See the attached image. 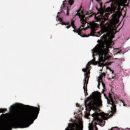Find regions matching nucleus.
Listing matches in <instances>:
<instances>
[{"instance_id":"obj_1","label":"nucleus","mask_w":130,"mask_h":130,"mask_svg":"<svg viewBox=\"0 0 130 130\" xmlns=\"http://www.w3.org/2000/svg\"><path fill=\"white\" fill-rule=\"evenodd\" d=\"M109 15H95V20L96 22H100L101 26H105L107 29H102L101 31L99 32L100 36H98V37H100L101 34L103 33H106L102 37V39L104 41L98 40V44L93 50L94 53H97L99 56L100 64L99 67H103L104 65V61L106 59H109L111 58V56L109 55V49L111 48L112 44V40H110L108 41L107 37L109 38L110 36H113L114 33V28H115L117 24H118V16L117 15H113L112 16V19L109 20L108 19Z\"/></svg>"},{"instance_id":"obj_2","label":"nucleus","mask_w":130,"mask_h":130,"mask_svg":"<svg viewBox=\"0 0 130 130\" xmlns=\"http://www.w3.org/2000/svg\"><path fill=\"white\" fill-rule=\"evenodd\" d=\"M24 106L22 104L16 103L10 106V111L12 113V118L14 121L12 123L13 128H24L28 127L30 124L34 122V120L37 118L40 109L32 107L27 106V110L24 115V112L21 110L15 111V108L17 107L21 109Z\"/></svg>"},{"instance_id":"obj_3","label":"nucleus","mask_w":130,"mask_h":130,"mask_svg":"<svg viewBox=\"0 0 130 130\" xmlns=\"http://www.w3.org/2000/svg\"><path fill=\"white\" fill-rule=\"evenodd\" d=\"M77 14L80 18V22L82 24L80 28L77 29L76 25H75V21H74V20L73 19L71 20V23L70 24V22H68L67 23L62 21V19L61 18H59L58 20L60 22V24L61 25H65V26L69 25L66 27L67 29H69V28H71V26H72V28L74 29V30H73V32L78 33V35H80L81 37H89V36H86L85 34H83V32H82L83 30H85L87 29L84 27L86 26V24H87V27H88V28H90L91 29L90 36H94V34H95V31H96V28H97L98 24H97V23H95L94 22H92L90 23H88L87 21L88 19H89L88 18H90V15L84 14V12L81 11V9H79L77 11Z\"/></svg>"},{"instance_id":"obj_4","label":"nucleus","mask_w":130,"mask_h":130,"mask_svg":"<svg viewBox=\"0 0 130 130\" xmlns=\"http://www.w3.org/2000/svg\"><path fill=\"white\" fill-rule=\"evenodd\" d=\"M92 100L87 98L85 101V106L87 109H92L94 111L99 110V107H102V100L101 95L98 91H94L92 93Z\"/></svg>"},{"instance_id":"obj_5","label":"nucleus","mask_w":130,"mask_h":130,"mask_svg":"<svg viewBox=\"0 0 130 130\" xmlns=\"http://www.w3.org/2000/svg\"><path fill=\"white\" fill-rule=\"evenodd\" d=\"M107 99L108 104L112 105L111 108L112 113H115L116 112V105L115 104H117L116 100L115 99H113L110 93H109V98H107Z\"/></svg>"},{"instance_id":"obj_6","label":"nucleus","mask_w":130,"mask_h":130,"mask_svg":"<svg viewBox=\"0 0 130 130\" xmlns=\"http://www.w3.org/2000/svg\"><path fill=\"white\" fill-rule=\"evenodd\" d=\"M94 62H95V58L88 62L86 68L82 69V72H83L84 73H86L85 74H84V79H86V80H87V76H88V80L90 78V68H91V64H92V63H94Z\"/></svg>"},{"instance_id":"obj_7","label":"nucleus","mask_w":130,"mask_h":130,"mask_svg":"<svg viewBox=\"0 0 130 130\" xmlns=\"http://www.w3.org/2000/svg\"><path fill=\"white\" fill-rule=\"evenodd\" d=\"M86 78L87 79H84L83 86V90L84 91L85 96L88 95V90L87 89V87L88 86V84L89 83V77L86 76Z\"/></svg>"},{"instance_id":"obj_8","label":"nucleus","mask_w":130,"mask_h":130,"mask_svg":"<svg viewBox=\"0 0 130 130\" xmlns=\"http://www.w3.org/2000/svg\"><path fill=\"white\" fill-rule=\"evenodd\" d=\"M107 116H108V114H105L104 113L102 115V118L104 120H106L107 119Z\"/></svg>"},{"instance_id":"obj_9","label":"nucleus","mask_w":130,"mask_h":130,"mask_svg":"<svg viewBox=\"0 0 130 130\" xmlns=\"http://www.w3.org/2000/svg\"><path fill=\"white\" fill-rule=\"evenodd\" d=\"M106 76V74L105 73H102V75L100 76L99 80L100 81H102V79L103 78V76L105 77Z\"/></svg>"},{"instance_id":"obj_10","label":"nucleus","mask_w":130,"mask_h":130,"mask_svg":"<svg viewBox=\"0 0 130 130\" xmlns=\"http://www.w3.org/2000/svg\"><path fill=\"white\" fill-rule=\"evenodd\" d=\"M96 119L98 120H99V121H100V123H102L103 124H105V121H104L101 119H100L98 117H96Z\"/></svg>"},{"instance_id":"obj_11","label":"nucleus","mask_w":130,"mask_h":130,"mask_svg":"<svg viewBox=\"0 0 130 130\" xmlns=\"http://www.w3.org/2000/svg\"><path fill=\"white\" fill-rule=\"evenodd\" d=\"M68 1V3L70 6H72L74 4V0H67Z\"/></svg>"},{"instance_id":"obj_12","label":"nucleus","mask_w":130,"mask_h":130,"mask_svg":"<svg viewBox=\"0 0 130 130\" xmlns=\"http://www.w3.org/2000/svg\"><path fill=\"white\" fill-rule=\"evenodd\" d=\"M99 81L100 83H102V85L103 88H105V84H104V82H103V80L101 81L100 80H99Z\"/></svg>"},{"instance_id":"obj_13","label":"nucleus","mask_w":130,"mask_h":130,"mask_svg":"<svg viewBox=\"0 0 130 130\" xmlns=\"http://www.w3.org/2000/svg\"><path fill=\"white\" fill-rule=\"evenodd\" d=\"M5 111H7V109H0V113H4Z\"/></svg>"},{"instance_id":"obj_14","label":"nucleus","mask_w":130,"mask_h":130,"mask_svg":"<svg viewBox=\"0 0 130 130\" xmlns=\"http://www.w3.org/2000/svg\"><path fill=\"white\" fill-rule=\"evenodd\" d=\"M67 16H69V14L70 13V9H69V6L67 7Z\"/></svg>"},{"instance_id":"obj_15","label":"nucleus","mask_w":130,"mask_h":130,"mask_svg":"<svg viewBox=\"0 0 130 130\" xmlns=\"http://www.w3.org/2000/svg\"><path fill=\"white\" fill-rule=\"evenodd\" d=\"M115 4H116L115 1H114V2H112V4H111V7H114V5H115Z\"/></svg>"},{"instance_id":"obj_16","label":"nucleus","mask_w":130,"mask_h":130,"mask_svg":"<svg viewBox=\"0 0 130 130\" xmlns=\"http://www.w3.org/2000/svg\"><path fill=\"white\" fill-rule=\"evenodd\" d=\"M107 12H111V8L108 7V8L107 9Z\"/></svg>"},{"instance_id":"obj_17","label":"nucleus","mask_w":130,"mask_h":130,"mask_svg":"<svg viewBox=\"0 0 130 130\" xmlns=\"http://www.w3.org/2000/svg\"><path fill=\"white\" fill-rule=\"evenodd\" d=\"M85 116H86V117H89L90 116V113H86L85 114Z\"/></svg>"},{"instance_id":"obj_18","label":"nucleus","mask_w":130,"mask_h":130,"mask_svg":"<svg viewBox=\"0 0 130 130\" xmlns=\"http://www.w3.org/2000/svg\"><path fill=\"white\" fill-rule=\"evenodd\" d=\"M91 115H92V117H96V113H93Z\"/></svg>"},{"instance_id":"obj_19","label":"nucleus","mask_w":130,"mask_h":130,"mask_svg":"<svg viewBox=\"0 0 130 130\" xmlns=\"http://www.w3.org/2000/svg\"><path fill=\"white\" fill-rule=\"evenodd\" d=\"M111 64V62H108L107 63L106 66H110Z\"/></svg>"},{"instance_id":"obj_20","label":"nucleus","mask_w":130,"mask_h":130,"mask_svg":"<svg viewBox=\"0 0 130 130\" xmlns=\"http://www.w3.org/2000/svg\"><path fill=\"white\" fill-rule=\"evenodd\" d=\"M100 86V82L99 81V84H98V88H99V89L100 88L99 87Z\"/></svg>"},{"instance_id":"obj_21","label":"nucleus","mask_w":130,"mask_h":130,"mask_svg":"<svg viewBox=\"0 0 130 130\" xmlns=\"http://www.w3.org/2000/svg\"><path fill=\"white\" fill-rule=\"evenodd\" d=\"M66 2H67L66 0L64 1V2H63V7H66V5H64V3H66Z\"/></svg>"},{"instance_id":"obj_22","label":"nucleus","mask_w":130,"mask_h":130,"mask_svg":"<svg viewBox=\"0 0 130 130\" xmlns=\"http://www.w3.org/2000/svg\"><path fill=\"white\" fill-rule=\"evenodd\" d=\"M95 130H98V128H97V126H95Z\"/></svg>"},{"instance_id":"obj_23","label":"nucleus","mask_w":130,"mask_h":130,"mask_svg":"<svg viewBox=\"0 0 130 130\" xmlns=\"http://www.w3.org/2000/svg\"><path fill=\"white\" fill-rule=\"evenodd\" d=\"M96 2H100V1H101V0H96Z\"/></svg>"},{"instance_id":"obj_24","label":"nucleus","mask_w":130,"mask_h":130,"mask_svg":"<svg viewBox=\"0 0 130 130\" xmlns=\"http://www.w3.org/2000/svg\"><path fill=\"white\" fill-rule=\"evenodd\" d=\"M107 69H108L109 70H110V68L108 67Z\"/></svg>"},{"instance_id":"obj_25","label":"nucleus","mask_w":130,"mask_h":130,"mask_svg":"<svg viewBox=\"0 0 130 130\" xmlns=\"http://www.w3.org/2000/svg\"><path fill=\"white\" fill-rule=\"evenodd\" d=\"M89 129H93V128L91 127V128H89Z\"/></svg>"},{"instance_id":"obj_26","label":"nucleus","mask_w":130,"mask_h":130,"mask_svg":"<svg viewBox=\"0 0 130 130\" xmlns=\"http://www.w3.org/2000/svg\"><path fill=\"white\" fill-rule=\"evenodd\" d=\"M123 106H125V104H123Z\"/></svg>"},{"instance_id":"obj_27","label":"nucleus","mask_w":130,"mask_h":130,"mask_svg":"<svg viewBox=\"0 0 130 130\" xmlns=\"http://www.w3.org/2000/svg\"><path fill=\"white\" fill-rule=\"evenodd\" d=\"M121 102H122V103H123V102L122 101H121Z\"/></svg>"},{"instance_id":"obj_28","label":"nucleus","mask_w":130,"mask_h":130,"mask_svg":"<svg viewBox=\"0 0 130 130\" xmlns=\"http://www.w3.org/2000/svg\"><path fill=\"white\" fill-rule=\"evenodd\" d=\"M58 14H59V12H58Z\"/></svg>"},{"instance_id":"obj_29","label":"nucleus","mask_w":130,"mask_h":130,"mask_svg":"<svg viewBox=\"0 0 130 130\" xmlns=\"http://www.w3.org/2000/svg\"><path fill=\"white\" fill-rule=\"evenodd\" d=\"M100 71H102V70H101Z\"/></svg>"}]
</instances>
